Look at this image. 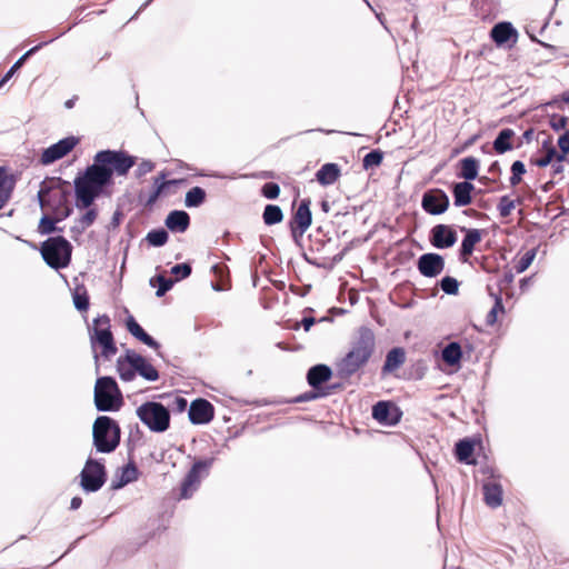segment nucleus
I'll return each instance as SVG.
<instances>
[{
	"label": "nucleus",
	"mask_w": 569,
	"mask_h": 569,
	"mask_svg": "<svg viewBox=\"0 0 569 569\" xmlns=\"http://www.w3.org/2000/svg\"><path fill=\"white\" fill-rule=\"evenodd\" d=\"M261 194L267 199H276L280 194V187L276 182H267L261 188Z\"/></svg>",
	"instance_id": "obj_52"
},
{
	"label": "nucleus",
	"mask_w": 569,
	"mask_h": 569,
	"mask_svg": "<svg viewBox=\"0 0 569 569\" xmlns=\"http://www.w3.org/2000/svg\"><path fill=\"white\" fill-rule=\"evenodd\" d=\"M401 411L389 401H379L372 407V417L381 425L395 426L401 419Z\"/></svg>",
	"instance_id": "obj_16"
},
{
	"label": "nucleus",
	"mask_w": 569,
	"mask_h": 569,
	"mask_svg": "<svg viewBox=\"0 0 569 569\" xmlns=\"http://www.w3.org/2000/svg\"><path fill=\"white\" fill-rule=\"evenodd\" d=\"M553 187H555V181L553 180H549L545 184L541 186V190L543 192H549L550 190H552Z\"/></svg>",
	"instance_id": "obj_63"
},
{
	"label": "nucleus",
	"mask_w": 569,
	"mask_h": 569,
	"mask_svg": "<svg viewBox=\"0 0 569 569\" xmlns=\"http://www.w3.org/2000/svg\"><path fill=\"white\" fill-rule=\"evenodd\" d=\"M98 212L96 209H89L84 214H82L76 224L71 228L72 232L82 233L86 229H88L96 221Z\"/></svg>",
	"instance_id": "obj_37"
},
{
	"label": "nucleus",
	"mask_w": 569,
	"mask_h": 569,
	"mask_svg": "<svg viewBox=\"0 0 569 569\" xmlns=\"http://www.w3.org/2000/svg\"><path fill=\"white\" fill-rule=\"evenodd\" d=\"M555 156H556V148L548 147L547 153H545L543 157L538 158V159L530 158V163L533 166H537L539 168H545L552 162Z\"/></svg>",
	"instance_id": "obj_47"
},
{
	"label": "nucleus",
	"mask_w": 569,
	"mask_h": 569,
	"mask_svg": "<svg viewBox=\"0 0 569 569\" xmlns=\"http://www.w3.org/2000/svg\"><path fill=\"white\" fill-rule=\"evenodd\" d=\"M515 137V131L510 128L502 129L496 139L493 140L492 147L493 150L499 153L503 154L507 151H510L513 149V146L511 143V139Z\"/></svg>",
	"instance_id": "obj_29"
},
{
	"label": "nucleus",
	"mask_w": 569,
	"mask_h": 569,
	"mask_svg": "<svg viewBox=\"0 0 569 569\" xmlns=\"http://www.w3.org/2000/svg\"><path fill=\"white\" fill-rule=\"evenodd\" d=\"M332 370L327 365H316L307 372V381L312 389H320L321 385L330 380Z\"/></svg>",
	"instance_id": "obj_21"
},
{
	"label": "nucleus",
	"mask_w": 569,
	"mask_h": 569,
	"mask_svg": "<svg viewBox=\"0 0 569 569\" xmlns=\"http://www.w3.org/2000/svg\"><path fill=\"white\" fill-rule=\"evenodd\" d=\"M40 252L50 268L60 270L69 266L72 246L62 236L51 237L41 243Z\"/></svg>",
	"instance_id": "obj_5"
},
{
	"label": "nucleus",
	"mask_w": 569,
	"mask_h": 569,
	"mask_svg": "<svg viewBox=\"0 0 569 569\" xmlns=\"http://www.w3.org/2000/svg\"><path fill=\"white\" fill-rule=\"evenodd\" d=\"M310 199H302L298 208L296 209L293 217L289 222L293 238L302 237L311 226L312 214L310 210Z\"/></svg>",
	"instance_id": "obj_12"
},
{
	"label": "nucleus",
	"mask_w": 569,
	"mask_h": 569,
	"mask_svg": "<svg viewBox=\"0 0 569 569\" xmlns=\"http://www.w3.org/2000/svg\"><path fill=\"white\" fill-rule=\"evenodd\" d=\"M81 505H82V499L80 497H73L70 502V509L77 510L81 507Z\"/></svg>",
	"instance_id": "obj_61"
},
{
	"label": "nucleus",
	"mask_w": 569,
	"mask_h": 569,
	"mask_svg": "<svg viewBox=\"0 0 569 569\" xmlns=\"http://www.w3.org/2000/svg\"><path fill=\"white\" fill-rule=\"evenodd\" d=\"M136 157L121 150H102L94 157V161L97 163L111 168L112 173L116 172L118 176H126L136 164Z\"/></svg>",
	"instance_id": "obj_9"
},
{
	"label": "nucleus",
	"mask_w": 569,
	"mask_h": 569,
	"mask_svg": "<svg viewBox=\"0 0 569 569\" xmlns=\"http://www.w3.org/2000/svg\"><path fill=\"white\" fill-rule=\"evenodd\" d=\"M517 37V30L510 22H499L491 29V38L497 44H503L510 38Z\"/></svg>",
	"instance_id": "obj_28"
},
{
	"label": "nucleus",
	"mask_w": 569,
	"mask_h": 569,
	"mask_svg": "<svg viewBox=\"0 0 569 569\" xmlns=\"http://www.w3.org/2000/svg\"><path fill=\"white\" fill-rule=\"evenodd\" d=\"M153 169H154V163L151 160H142L138 164V167L134 171V176H136V178L140 179L143 176H146L147 173L151 172Z\"/></svg>",
	"instance_id": "obj_55"
},
{
	"label": "nucleus",
	"mask_w": 569,
	"mask_h": 569,
	"mask_svg": "<svg viewBox=\"0 0 569 569\" xmlns=\"http://www.w3.org/2000/svg\"><path fill=\"white\" fill-rule=\"evenodd\" d=\"M328 395H330L329 391H319L318 389H313V390L307 391V392L298 396L296 399V402L310 401V400H315V399H318L321 397H326Z\"/></svg>",
	"instance_id": "obj_54"
},
{
	"label": "nucleus",
	"mask_w": 569,
	"mask_h": 569,
	"mask_svg": "<svg viewBox=\"0 0 569 569\" xmlns=\"http://www.w3.org/2000/svg\"><path fill=\"white\" fill-rule=\"evenodd\" d=\"M516 208V200L510 199L508 196H502L498 203V211L500 217L507 218Z\"/></svg>",
	"instance_id": "obj_44"
},
{
	"label": "nucleus",
	"mask_w": 569,
	"mask_h": 569,
	"mask_svg": "<svg viewBox=\"0 0 569 569\" xmlns=\"http://www.w3.org/2000/svg\"><path fill=\"white\" fill-rule=\"evenodd\" d=\"M90 347L97 369L99 359L110 360L118 351L114 337L111 331V319L108 315H100L88 326Z\"/></svg>",
	"instance_id": "obj_3"
},
{
	"label": "nucleus",
	"mask_w": 569,
	"mask_h": 569,
	"mask_svg": "<svg viewBox=\"0 0 569 569\" xmlns=\"http://www.w3.org/2000/svg\"><path fill=\"white\" fill-rule=\"evenodd\" d=\"M78 138L71 136L59 140L43 150L40 161L42 164H50L67 156L77 144Z\"/></svg>",
	"instance_id": "obj_14"
},
{
	"label": "nucleus",
	"mask_w": 569,
	"mask_h": 569,
	"mask_svg": "<svg viewBox=\"0 0 569 569\" xmlns=\"http://www.w3.org/2000/svg\"><path fill=\"white\" fill-rule=\"evenodd\" d=\"M168 238H169L168 232L162 228L149 231L146 237L148 243L153 247H161V246L166 244L168 241Z\"/></svg>",
	"instance_id": "obj_39"
},
{
	"label": "nucleus",
	"mask_w": 569,
	"mask_h": 569,
	"mask_svg": "<svg viewBox=\"0 0 569 569\" xmlns=\"http://www.w3.org/2000/svg\"><path fill=\"white\" fill-rule=\"evenodd\" d=\"M461 231L466 232V234L461 242L459 257L462 262H467L475 250V246L482 239V230L461 228Z\"/></svg>",
	"instance_id": "obj_20"
},
{
	"label": "nucleus",
	"mask_w": 569,
	"mask_h": 569,
	"mask_svg": "<svg viewBox=\"0 0 569 569\" xmlns=\"http://www.w3.org/2000/svg\"><path fill=\"white\" fill-rule=\"evenodd\" d=\"M441 290L447 295H457L459 291V282L453 277H443L440 281Z\"/></svg>",
	"instance_id": "obj_46"
},
{
	"label": "nucleus",
	"mask_w": 569,
	"mask_h": 569,
	"mask_svg": "<svg viewBox=\"0 0 569 569\" xmlns=\"http://www.w3.org/2000/svg\"><path fill=\"white\" fill-rule=\"evenodd\" d=\"M475 186L469 181L457 182L452 187L453 203L456 207H465L471 203Z\"/></svg>",
	"instance_id": "obj_26"
},
{
	"label": "nucleus",
	"mask_w": 569,
	"mask_h": 569,
	"mask_svg": "<svg viewBox=\"0 0 569 569\" xmlns=\"http://www.w3.org/2000/svg\"><path fill=\"white\" fill-rule=\"evenodd\" d=\"M62 33L58 34L57 37L50 39V40H47L31 49H29L24 54H22L14 63L13 66L7 71V73L4 74V77L1 79L0 81V88L14 74V72L24 63V61L30 57L32 56L33 53H36L42 46L44 44H48L50 43L51 41H53L54 39L59 38Z\"/></svg>",
	"instance_id": "obj_31"
},
{
	"label": "nucleus",
	"mask_w": 569,
	"mask_h": 569,
	"mask_svg": "<svg viewBox=\"0 0 569 569\" xmlns=\"http://www.w3.org/2000/svg\"><path fill=\"white\" fill-rule=\"evenodd\" d=\"M107 481L106 467L101 461L89 458L80 472V486L86 492L100 490Z\"/></svg>",
	"instance_id": "obj_10"
},
{
	"label": "nucleus",
	"mask_w": 569,
	"mask_h": 569,
	"mask_svg": "<svg viewBox=\"0 0 569 569\" xmlns=\"http://www.w3.org/2000/svg\"><path fill=\"white\" fill-rule=\"evenodd\" d=\"M13 189L12 179L6 173V170L0 167V194L8 193L11 196Z\"/></svg>",
	"instance_id": "obj_51"
},
{
	"label": "nucleus",
	"mask_w": 569,
	"mask_h": 569,
	"mask_svg": "<svg viewBox=\"0 0 569 569\" xmlns=\"http://www.w3.org/2000/svg\"><path fill=\"white\" fill-rule=\"evenodd\" d=\"M191 266L189 263H178L171 268V274L176 276V281L189 277Z\"/></svg>",
	"instance_id": "obj_53"
},
{
	"label": "nucleus",
	"mask_w": 569,
	"mask_h": 569,
	"mask_svg": "<svg viewBox=\"0 0 569 569\" xmlns=\"http://www.w3.org/2000/svg\"><path fill=\"white\" fill-rule=\"evenodd\" d=\"M157 281L159 283V287L156 291L157 297H162L168 292L174 284L176 280L166 278L164 276H158Z\"/></svg>",
	"instance_id": "obj_49"
},
{
	"label": "nucleus",
	"mask_w": 569,
	"mask_h": 569,
	"mask_svg": "<svg viewBox=\"0 0 569 569\" xmlns=\"http://www.w3.org/2000/svg\"><path fill=\"white\" fill-rule=\"evenodd\" d=\"M499 311L503 312L505 307H503L501 297L495 296V305L487 315V323L488 325H493L497 321V315Z\"/></svg>",
	"instance_id": "obj_48"
},
{
	"label": "nucleus",
	"mask_w": 569,
	"mask_h": 569,
	"mask_svg": "<svg viewBox=\"0 0 569 569\" xmlns=\"http://www.w3.org/2000/svg\"><path fill=\"white\" fill-rule=\"evenodd\" d=\"M120 427L112 418L99 416L92 428L93 446L97 451L110 453L116 450L120 443Z\"/></svg>",
	"instance_id": "obj_4"
},
{
	"label": "nucleus",
	"mask_w": 569,
	"mask_h": 569,
	"mask_svg": "<svg viewBox=\"0 0 569 569\" xmlns=\"http://www.w3.org/2000/svg\"><path fill=\"white\" fill-rule=\"evenodd\" d=\"M117 370H118L120 378L123 381L133 380L136 377V372H137V370L133 369V367H131L130 365H129V367H127L124 361L122 360V358H119L117 361Z\"/></svg>",
	"instance_id": "obj_45"
},
{
	"label": "nucleus",
	"mask_w": 569,
	"mask_h": 569,
	"mask_svg": "<svg viewBox=\"0 0 569 569\" xmlns=\"http://www.w3.org/2000/svg\"><path fill=\"white\" fill-rule=\"evenodd\" d=\"M212 463L213 458L198 460L193 463L181 485V498H189L193 491L197 490L198 486L200 485L201 472L208 473V470Z\"/></svg>",
	"instance_id": "obj_11"
},
{
	"label": "nucleus",
	"mask_w": 569,
	"mask_h": 569,
	"mask_svg": "<svg viewBox=\"0 0 569 569\" xmlns=\"http://www.w3.org/2000/svg\"><path fill=\"white\" fill-rule=\"evenodd\" d=\"M383 159V153L380 150H372L368 152L362 160V166L365 169L378 167Z\"/></svg>",
	"instance_id": "obj_43"
},
{
	"label": "nucleus",
	"mask_w": 569,
	"mask_h": 569,
	"mask_svg": "<svg viewBox=\"0 0 569 569\" xmlns=\"http://www.w3.org/2000/svg\"><path fill=\"white\" fill-rule=\"evenodd\" d=\"M417 269L426 278H436L445 270V259L439 253H423L418 258Z\"/></svg>",
	"instance_id": "obj_15"
},
{
	"label": "nucleus",
	"mask_w": 569,
	"mask_h": 569,
	"mask_svg": "<svg viewBox=\"0 0 569 569\" xmlns=\"http://www.w3.org/2000/svg\"><path fill=\"white\" fill-rule=\"evenodd\" d=\"M126 326L128 331L142 343L153 349L160 348L159 342L156 341L150 335H148L132 316L127 318Z\"/></svg>",
	"instance_id": "obj_25"
},
{
	"label": "nucleus",
	"mask_w": 569,
	"mask_h": 569,
	"mask_svg": "<svg viewBox=\"0 0 569 569\" xmlns=\"http://www.w3.org/2000/svg\"><path fill=\"white\" fill-rule=\"evenodd\" d=\"M139 477V470L137 466L133 462H129L126 465L122 470L119 478V481L117 483L112 485V488L118 489L121 488L132 481H136Z\"/></svg>",
	"instance_id": "obj_34"
},
{
	"label": "nucleus",
	"mask_w": 569,
	"mask_h": 569,
	"mask_svg": "<svg viewBox=\"0 0 569 569\" xmlns=\"http://www.w3.org/2000/svg\"><path fill=\"white\" fill-rule=\"evenodd\" d=\"M567 159V153H563V151L558 152L556 150V156L553 157V160L556 163H562Z\"/></svg>",
	"instance_id": "obj_62"
},
{
	"label": "nucleus",
	"mask_w": 569,
	"mask_h": 569,
	"mask_svg": "<svg viewBox=\"0 0 569 569\" xmlns=\"http://www.w3.org/2000/svg\"><path fill=\"white\" fill-rule=\"evenodd\" d=\"M421 207L429 214H441L449 207V197L441 189L428 190L422 196Z\"/></svg>",
	"instance_id": "obj_13"
},
{
	"label": "nucleus",
	"mask_w": 569,
	"mask_h": 569,
	"mask_svg": "<svg viewBox=\"0 0 569 569\" xmlns=\"http://www.w3.org/2000/svg\"><path fill=\"white\" fill-rule=\"evenodd\" d=\"M137 416L153 432H164L170 426V412L160 402L142 403L137 408Z\"/></svg>",
	"instance_id": "obj_8"
},
{
	"label": "nucleus",
	"mask_w": 569,
	"mask_h": 569,
	"mask_svg": "<svg viewBox=\"0 0 569 569\" xmlns=\"http://www.w3.org/2000/svg\"><path fill=\"white\" fill-rule=\"evenodd\" d=\"M526 173V167L522 161L517 160L511 164V177L509 179L512 187L521 182L522 176Z\"/></svg>",
	"instance_id": "obj_42"
},
{
	"label": "nucleus",
	"mask_w": 569,
	"mask_h": 569,
	"mask_svg": "<svg viewBox=\"0 0 569 569\" xmlns=\"http://www.w3.org/2000/svg\"><path fill=\"white\" fill-rule=\"evenodd\" d=\"M122 395L112 377L98 378L94 386V405L98 411H117L122 406Z\"/></svg>",
	"instance_id": "obj_6"
},
{
	"label": "nucleus",
	"mask_w": 569,
	"mask_h": 569,
	"mask_svg": "<svg viewBox=\"0 0 569 569\" xmlns=\"http://www.w3.org/2000/svg\"><path fill=\"white\" fill-rule=\"evenodd\" d=\"M73 303H74L76 309L79 310V311H87L88 310V308H89V296H88L86 289H83L82 293L77 291L73 295Z\"/></svg>",
	"instance_id": "obj_50"
},
{
	"label": "nucleus",
	"mask_w": 569,
	"mask_h": 569,
	"mask_svg": "<svg viewBox=\"0 0 569 569\" xmlns=\"http://www.w3.org/2000/svg\"><path fill=\"white\" fill-rule=\"evenodd\" d=\"M315 318L312 317H305L301 321L302 327L306 331L310 330V328L315 325Z\"/></svg>",
	"instance_id": "obj_60"
},
{
	"label": "nucleus",
	"mask_w": 569,
	"mask_h": 569,
	"mask_svg": "<svg viewBox=\"0 0 569 569\" xmlns=\"http://www.w3.org/2000/svg\"><path fill=\"white\" fill-rule=\"evenodd\" d=\"M174 405H176L177 410L182 412V411L186 410L188 402L182 397H176L174 398Z\"/></svg>",
	"instance_id": "obj_58"
},
{
	"label": "nucleus",
	"mask_w": 569,
	"mask_h": 569,
	"mask_svg": "<svg viewBox=\"0 0 569 569\" xmlns=\"http://www.w3.org/2000/svg\"><path fill=\"white\" fill-rule=\"evenodd\" d=\"M164 224L172 232H184L190 226V216L183 210H173L167 216Z\"/></svg>",
	"instance_id": "obj_22"
},
{
	"label": "nucleus",
	"mask_w": 569,
	"mask_h": 569,
	"mask_svg": "<svg viewBox=\"0 0 569 569\" xmlns=\"http://www.w3.org/2000/svg\"><path fill=\"white\" fill-rule=\"evenodd\" d=\"M69 191L60 187L42 186L38 192L40 207L43 209L49 206L53 208L54 219L60 222L72 213V208L68 206Z\"/></svg>",
	"instance_id": "obj_7"
},
{
	"label": "nucleus",
	"mask_w": 569,
	"mask_h": 569,
	"mask_svg": "<svg viewBox=\"0 0 569 569\" xmlns=\"http://www.w3.org/2000/svg\"><path fill=\"white\" fill-rule=\"evenodd\" d=\"M341 176L340 166L333 162H328L321 166L316 173V179L321 186H331L338 181Z\"/></svg>",
	"instance_id": "obj_24"
},
{
	"label": "nucleus",
	"mask_w": 569,
	"mask_h": 569,
	"mask_svg": "<svg viewBox=\"0 0 569 569\" xmlns=\"http://www.w3.org/2000/svg\"><path fill=\"white\" fill-rule=\"evenodd\" d=\"M406 361V352L402 348H392L386 356L385 363L382 366V375L391 373L399 369Z\"/></svg>",
	"instance_id": "obj_27"
},
{
	"label": "nucleus",
	"mask_w": 569,
	"mask_h": 569,
	"mask_svg": "<svg viewBox=\"0 0 569 569\" xmlns=\"http://www.w3.org/2000/svg\"><path fill=\"white\" fill-rule=\"evenodd\" d=\"M204 200L206 191L200 187H193L186 193L184 204L188 208H198Z\"/></svg>",
	"instance_id": "obj_36"
},
{
	"label": "nucleus",
	"mask_w": 569,
	"mask_h": 569,
	"mask_svg": "<svg viewBox=\"0 0 569 569\" xmlns=\"http://www.w3.org/2000/svg\"><path fill=\"white\" fill-rule=\"evenodd\" d=\"M442 360L449 366H456L462 357L461 347L458 342L448 343L441 352Z\"/></svg>",
	"instance_id": "obj_33"
},
{
	"label": "nucleus",
	"mask_w": 569,
	"mask_h": 569,
	"mask_svg": "<svg viewBox=\"0 0 569 569\" xmlns=\"http://www.w3.org/2000/svg\"><path fill=\"white\" fill-rule=\"evenodd\" d=\"M536 257V249H530L526 251L516 262L515 270L517 273L525 272L530 264L532 263L533 259Z\"/></svg>",
	"instance_id": "obj_40"
},
{
	"label": "nucleus",
	"mask_w": 569,
	"mask_h": 569,
	"mask_svg": "<svg viewBox=\"0 0 569 569\" xmlns=\"http://www.w3.org/2000/svg\"><path fill=\"white\" fill-rule=\"evenodd\" d=\"M213 417L214 408L208 400L199 398L191 402L189 408V420L193 425L209 423Z\"/></svg>",
	"instance_id": "obj_17"
},
{
	"label": "nucleus",
	"mask_w": 569,
	"mask_h": 569,
	"mask_svg": "<svg viewBox=\"0 0 569 569\" xmlns=\"http://www.w3.org/2000/svg\"><path fill=\"white\" fill-rule=\"evenodd\" d=\"M124 361L133 367L137 372L148 381H156L159 378L158 370L146 360L141 355L128 350L124 357Z\"/></svg>",
	"instance_id": "obj_18"
},
{
	"label": "nucleus",
	"mask_w": 569,
	"mask_h": 569,
	"mask_svg": "<svg viewBox=\"0 0 569 569\" xmlns=\"http://www.w3.org/2000/svg\"><path fill=\"white\" fill-rule=\"evenodd\" d=\"M532 137H533V129H531V128L526 130L522 134L523 140H526L527 142H530L532 140Z\"/></svg>",
	"instance_id": "obj_64"
},
{
	"label": "nucleus",
	"mask_w": 569,
	"mask_h": 569,
	"mask_svg": "<svg viewBox=\"0 0 569 569\" xmlns=\"http://www.w3.org/2000/svg\"><path fill=\"white\" fill-rule=\"evenodd\" d=\"M473 452V443L470 440L463 439L456 445V456L459 461L469 462V458Z\"/></svg>",
	"instance_id": "obj_38"
},
{
	"label": "nucleus",
	"mask_w": 569,
	"mask_h": 569,
	"mask_svg": "<svg viewBox=\"0 0 569 569\" xmlns=\"http://www.w3.org/2000/svg\"><path fill=\"white\" fill-rule=\"evenodd\" d=\"M262 219L264 224L273 226L282 221L283 212L277 204H267L262 213Z\"/></svg>",
	"instance_id": "obj_35"
},
{
	"label": "nucleus",
	"mask_w": 569,
	"mask_h": 569,
	"mask_svg": "<svg viewBox=\"0 0 569 569\" xmlns=\"http://www.w3.org/2000/svg\"><path fill=\"white\" fill-rule=\"evenodd\" d=\"M479 160L473 157H466L460 160V173L459 177L466 181L475 180L478 177Z\"/></svg>",
	"instance_id": "obj_30"
},
{
	"label": "nucleus",
	"mask_w": 569,
	"mask_h": 569,
	"mask_svg": "<svg viewBox=\"0 0 569 569\" xmlns=\"http://www.w3.org/2000/svg\"><path fill=\"white\" fill-rule=\"evenodd\" d=\"M167 177V173L164 171H161L154 179H153V190L152 192L149 194L147 201H146V206L150 207L152 206L157 200L158 198L160 197V194L164 191V189L173 183V181H164Z\"/></svg>",
	"instance_id": "obj_32"
},
{
	"label": "nucleus",
	"mask_w": 569,
	"mask_h": 569,
	"mask_svg": "<svg viewBox=\"0 0 569 569\" xmlns=\"http://www.w3.org/2000/svg\"><path fill=\"white\" fill-rule=\"evenodd\" d=\"M558 147L563 153H569V130L559 137Z\"/></svg>",
	"instance_id": "obj_57"
},
{
	"label": "nucleus",
	"mask_w": 569,
	"mask_h": 569,
	"mask_svg": "<svg viewBox=\"0 0 569 569\" xmlns=\"http://www.w3.org/2000/svg\"><path fill=\"white\" fill-rule=\"evenodd\" d=\"M376 350V336L368 327H360L350 350L338 362V373L349 378L365 367Z\"/></svg>",
	"instance_id": "obj_1"
},
{
	"label": "nucleus",
	"mask_w": 569,
	"mask_h": 569,
	"mask_svg": "<svg viewBox=\"0 0 569 569\" xmlns=\"http://www.w3.org/2000/svg\"><path fill=\"white\" fill-rule=\"evenodd\" d=\"M565 170V167L562 163H556L553 162L551 164V174L555 177V176H558V174H561Z\"/></svg>",
	"instance_id": "obj_59"
},
{
	"label": "nucleus",
	"mask_w": 569,
	"mask_h": 569,
	"mask_svg": "<svg viewBox=\"0 0 569 569\" xmlns=\"http://www.w3.org/2000/svg\"><path fill=\"white\" fill-rule=\"evenodd\" d=\"M483 499L488 507L498 508L502 503V487L495 480H489L483 483Z\"/></svg>",
	"instance_id": "obj_23"
},
{
	"label": "nucleus",
	"mask_w": 569,
	"mask_h": 569,
	"mask_svg": "<svg viewBox=\"0 0 569 569\" xmlns=\"http://www.w3.org/2000/svg\"><path fill=\"white\" fill-rule=\"evenodd\" d=\"M567 123H568V118L565 117V116L555 114L550 119V127L555 131H559V130L565 129L567 127Z\"/></svg>",
	"instance_id": "obj_56"
},
{
	"label": "nucleus",
	"mask_w": 569,
	"mask_h": 569,
	"mask_svg": "<svg viewBox=\"0 0 569 569\" xmlns=\"http://www.w3.org/2000/svg\"><path fill=\"white\" fill-rule=\"evenodd\" d=\"M58 221L54 219V218H50L48 216H43L41 219H40V222H39V226H38V231L40 234H50L52 232H56V231H62L61 228H58L56 226Z\"/></svg>",
	"instance_id": "obj_41"
},
{
	"label": "nucleus",
	"mask_w": 569,
	"mask_h": 569,
	"mask_svg": "<svg viewBox=\"0 0 569 569\" xmlns=\"http://www.w3.org/2000/svg\"><path fill=\"white\" fill-rule=\"evenodd\" d=\"M456 241V231L447 224H437L430 231V243L437 249L450 248Z\"/></svg>",
	"instance_id": "obj_19"
},
{
	"label": "nucleus",
	"mask_w": 569,
	"mask_h": 569,
	"mask_svg": "<svg viewBox=\"0 0 569 569\" xmlns=\"http://www.w3.org/2000/svg\"><path fill=\"white\" fill-rule=\"evenodd\" d=\"M111 168L100 166L96 161L88 167L84 174L74 180L77 207L79 209L89 208L100 194L102 188L111 181Z\"/></svg>",
	"instance_id": "obj_2"
}]
</instances>
